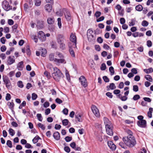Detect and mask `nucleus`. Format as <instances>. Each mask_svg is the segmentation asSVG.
<instances>
[{
	"label": "nucleus",
	"instance_id": "1",
	"mask_svg": "<svg viewBox=\"0 0 153 153\" xmlns=\"http://www.w3.org/2000/svg\"><path fill=\"white\" fill-rule=\"evenodd\" d=\"M122 140L126 145L129 148H132L136 144V141L133 136H128L123 138Z\"/></svg>",
	"mask_w": 153,
	"mask_h": 153
},
{
	"label": "nucleus",
	"instance_id": "2",
	"mask_svg": "<svg viewBox=\"0 0 153 153\" xmlns=\"http://www.w3.org/2000/svg\"><path fill=\"white\" fill-rule=\"evenodd\" d=\"M54 72L52 74V76L54 79L57 82H59L61 78L63 76V74L60 70L57 68H53Z\"/></svg>",
	"mask_w": 153,
	"mask_h": 153
},
{
	"label": "nucleus",
	"instance_id": "3",
	"mask_svg": "<svg viewBox=\"0 0 153 153\" xmlns=\"http://www.w3.org/2000/svg\"><path fill=\"white\" fill-rule=\"evenodd\" d=\"M2 78L6 87L8 89L10 88H11V84L9 78L7 76L4 75L3 76Z\"/></svg>",
	"mask_w": 153,
	"mask_h": 153
},
{
	"label": "nucleus",
	"instance_id": "4",
	"mask_svg": "<svg viewBox=\"0 0 153 153\" xmlns=\"http://www.w3.org/2000/svg\"><path fill=\"white\" fill-rule=\"evenodd\" d=\"M70 41L73 43L72 45L73 48H76V38L75 35V33H71L70 36Z\"/></svg>",
	"mask_w": 153,
	"mask_h": 153
},
{
	"label": "nucleus",
	"instance_id": "5",
	"mask_svg": "<svg viewBox=\"0 0 153 153\" xmlns=\"http://www.w3.org/2000/svg\"><path fill=\"white\" fill-rule=\"evenodd\" d=\"M2 7L3 9L7 11L12 9V7L9 5V2L6 0L3 1L2 4Z\"/></svg>",
	"mask_w": 153,
	"mask_h": 153
},
{
	"label": "nucleus",
	"instance_id": "6",
	"mask_svg": "<svg viewBox=\"0 0 153 153\" xmlns=\"http://www.w3.org/2000/svg\"><path fill=\"white\" fill-rule=\"evenodd\" d=\"M80 82L82 86L86 88L88 86V83L87 79L83 76H81L79 78Z\"/></svg>",
	"mask_w": 153,
	"mask_h": 153
},
{
	"label": "nucleus",
	"instance_id": "7",
	"mask_svg": "<svg viewBox=\"0 0 153 153\" xmlns=\"http://www.w3.org/2000/svg\"><path fill=\"white\" fill-rule=\"evenodd\" d=\"M105 127L107 134L111 136L113 135V126L112 124L106 126H105Z\"/></svg>",
	"mask_w": 153,
	"mask_h": 153
},
{
	"label": "nucleus",
	"instance_id": "8",
	"mask_svg": "<svg viewBox=\"0 0 153 153\" xmlns=\"http://www.w3.org/2000/svg\"><path fill=\"white\" fill-rule=\"evenodd\" d=\"M91 110L94 115L97 117H99L100 116V114L99 110L97 107L94 105H92L91 107Z\"/></svg>",
	"mask_w": 153,
	"mask_h": 153
},
{
	"label": "nucleus",
	"instance_id": "9",
	"mask_svg": "<svg viewBox=\"0 0 153 153\" xmlns=\"http://www.w3.org/2000/svg\"><path fill=\"white\" fill-rule=\"evenodd\" d=\"M38 36L39 39L42 41H44L46 40L45 35L42 31H40L38 32Z\"/></svg>",
	"mask_w": 153,
	"mask_h": 153
},
{
	"label": "nucleus",
	"instance_id": "10",
	"mask_svg": "<svg viewBox=\"0 0 153 153\" xmlns=\"http://www.w3.org/2000/svg\"><path fill=\"white\" fill-rule=\"evenodd\" d=\"M68 45L69 48V51L71 56L73 57H75V54L74 50L72 48V45L71 42L68 43Z\"/></svg>",
	"mask_w": 153,
	"mask_h": 153
},
{
	"label": "nucleus",
	"instance_id": "11",
	"mask_svg": "<svg viewBox=\"0 0 153 153\" xmlns=\"http://www.w3.org/2000/svg\"><path fill=\"white\" fill-rule=\"evenodd\" d=\"M44 24L43 21L39 20H37L36 26L38 29H40L43 28L44 27Z\"/></svg>",
	"mask_w": 153,
	"mask_h": 153
},
{
	"label": "nucleus",
	"instance_id": "12",
	"mask_svg": "<svg viewBox=\"0 0 153 153\" xmlns=\"http://www.w3.org/2000/svg\"><path fill=\"white\" fill-rule=\"evenodd\" d=\"M110 149L112 150H115L116 148V146L111 141H108L107 143Z\"/></svg>",
	"mask_w": 153,
	"mask_h": 153
},
{
	"label": "nucleus",
	"instance_id": "13",
	"mask_svg": "<svg viewBox=\"0 0 153 153\" xmlns=\"http://www.w3.org/2000/svg\"><path fill=\"white\" fill-rule=\"evenodd\" d=\"M64 36L62 34H59L57 35V41L58 43L64 42Z\"/></svg>",
	"mask_w": 153,
	"mask_h": 153
},
{
	"label": "nucleus",
	"instance_id": "14",
	"mask_svg": "<svg viewBox=\"0 0 153 153\" xmlns=\"http://www.w3.org/2000/svg\"><path fill=\"white\" fill-rule=\"evenodd\" d=\"M15 62L14 56H9L7 61V64L8 65H11L14 63Z\"/></svg>",
	"mask_w": 153,
	"mask_h": 153
},
{
	"label": "nucleus",
	"instance_id": "15",
	"mask_svg": "<svg viewBox=\"0 0 153 153\" xmlns=\"http://www.w3.org/2000/svg\"><path fill=\"white\" fill-rule=\"evenodd\" d=\"M53 4H47L45 6V10L48 12L51 11L52 9V5Z\"/></svg>",
	"mask_w": 153,
	"mask_h": 153
},
{
	"label": "nucleus",
	"instance_id": "16",
	"mask_svg": "<svg viewBox=\"0 0 153 153\" xmlns=\"http://www.w3.org/2000/svg\"><path fill=\"white\" fill-rule=\"evenodd\" d=\"M55 62L57 64H65L66 63V61L64 58H60L59 59L56 58L55 59Z\"/></svg>",
	"mask_w": 153,
	"mask_h": 153
},
{
	"label": "nucleus",
	"instance_id": "17",
	"mask_svg": "<svg viewBox=\"0 0 153 153\" xmlns=\"http://www.w3.org/2000/svg\"><path fill=\"white\" fill-rule=\"evenodd\" d=\"M65 17L67 21H70L71 19V16L68 10H66V12L64 13Z\"/></svg>",
	"mask_w": 153,
	"mask_h": 153
},
{
	"label": "nucleus",
	"instance_id": "18",
	"mask_svg": "<svg viewBox=\"0 0 153 153\" xmlns=\"http://www.w3.org/2000/svg\"><path fill=\"white\" fill-rule=\"evenodd\" d=\"M53 137L54 138L57 140H59L60 139L59 133L58 131H56L54 133Z\"/></svg>",
	"mask_w": 153,
	"mask_h": 153
},
{
	"label": "nucleus",
	"instance_id": "19",
	"mask_svg": "<svg viewBox=\"0 0 153 153\" xmlns=\"http://www.w3.org/2000/svg\"><path fill=\"white\" fill-rule=\"evenodd\" d=\"M103 121L105 126H108L112 124L111 121L108 119L106 117H104L103 118Z\"/></svg>",
	"mask_w": 153,
	"mask_h": 153
},
{
	"label": "nucleus",
	"instance_id": "20",
	"mask_svg": "<svg viewBox=\"0 0 153 153\" xmlns=\"http://www.w3.org/2000/svg\"><path fill=\"white\" fill-rule=\"evenodd\" d=\"M23 67V62L21 61L19 62L17 65V68L19 70L22 71Z\"/></svg>",
	"mask_w": 153,
	"mask_h": 153
},
{
	"label": "nucleus",
	"instance_id": "21",
	"mask_svg": "<svg viewBox=\"0 0 153 153\" xmlns=\"http://www.w3.org/2000/svg\"><path fill=\"white\" fill-rule=\"evenodd\" d=\"M7 105L9 106V108L12 111H13L14 104L13 102H9L7 103Z\"/></svg>",
	"mask_w": 153,
	"mask_h": 153
},
{
	"label": "nucleus",
	"instance_id": "22",
	"mask_svg": "<svg viewBox=\"0 0 153 153\" xmlns=\"http://www.w3.org/2000/svg\"><path fill=\"white\" fill-rule=\"evenodd\" d=\"M44 76H46L48 79H50L51 77L50 73L47 71H45L44 73Z\"/></svg>",
	"mask_w": 153,
	"mask_h": 153
},
{
	"label": "nucleus",
	"instance_id": "23",
	"mask_svg": "<svg viewBox=\"0 0 153 153\" xmlns=\"http://www.w3.org/2000/svg\"><path fill=\"white\" fill-rule=\"evenodd\" d=\"M117 97L119 98L122 101H126L128 99V97L127 96H122L121 94H120L117 96Z\"/></svg>",
	"mask_w": 153,
	"mask_h": 153
},
{
	"label": "nucleus",
	"instance_id": "24",
	"mask_svg": "<svg viewBox=\"0 0 153 153\" xmlns=\"http://www.w3.org/2000/svg\"><path fill=\"white\" fill-rule=\"evenodd\" d=\"M47 51L45 48H42L41 49V56L43 57H45L47 54Z\"/></svg>",
	"mask_w": 153,
	"mask_h": 153
},
{
	"label": "nucleus",
	"instance_id": "25",
	"mask_svg": "<svg viewBox=\"0 0 153 153\" xmlns=\"http://www.w3.org/2000/svg\"><path fill=\"white\" fill-rule=\"evenodd\" d=\"M49 59L51 61L55 62V59H56L54 58V54L53 53H51L49 56Z\"/></svg>",
	"mask_w": 153,
	"mask_h": 153
},
{
	"label": "nucleus",
	"instance_id": "26",
	"mask_svg": "<svg viewBox=\"0 0 153 153\" xmlns=\"http://www.w3.org/2000/svg\"><path fill=\"white\" fill-rule=\"evenodd\" d=\"M153 111V108H150L149 109V111L148 112L147 115L149 118L152 117V113Z\"/></svg>",
	"mask_w": 153,
	"mask_h": 153
},
{
	"label": "nucleus",
	"instance_id": "27",
	"mask_svg": "<svg viewBox=\"0 0 153 153\" xmlns=\"http://www.w3.org/2000/svg\"><path fill=\"white\" fill-rule=\"evenodd\" d=\"M145 78L146 80L149 81L150 82H152L153 81L152 78V76L149 75H147L145 76Z\"/></svg>",
	"mask_w": 153,
	"mask_h": 153
},
{
	"label": "nucleus",
	"instance_id": "28",
	"mask_svg": "<svg viewBox=\"0 0 153 153\" xmlns=\"http://www.w3.org/2000/svg\"><path fill=\"white\" fill-rule=\"evenodd\" d=\"M144 72L146 74H149L153 72V69L152 68L148 69H144Z\"/></svg>",
	"mask_w": 153,
	"mask_h": 153
},
{
	"label": "nucleus",
	"instance_id": "29",
	"mask_svg": "<svg viewBox=\"0 0 153 153\" xmlns=\"http://www.w3.org/2000/svg\"><path fill=\"white\" fill-rule=\"evenodd\" d=\"M48 23L49 24H52L54 23V19L53 18H49L47 19Z\"/></svg>",
	"mask_w": 153,
	"mask_h": 153
},
{
	"label": "nucleus",
	"instance_id": "30",
	"mask_svg": "<svg viewBox=\"0 0 153 153\" xmlns=\"http://www.w3.org/2000/svg\"><path fill=\"white\" fill-rule=\"evenodd\" d=\"M137 125L141 127H143V120H138L137 122Z\"/></svg>",
	"mask_w": 153,
	"mask_h": 153
},
{
	"label": "nucleus",
	"instance_id": "31",
	"mask_svg": "<svg viewBox=\"0 0 153 153\" xmlns=\"http://www.w3.org/2000/svg\"><path fill=\"white\" fill-rule=\"evenodd\" d=\"M56 55L58 56V57L60 58H64V55L61 53L57 51L56 52Z\"/></svg>",
	"mask_w": 153,
	"mask_h": 153
},
{
	"label": "nucleus",
	"instance_id": "32",
	"mask_svg": "<svg viewBox=\"0 0 153 153\" xmlns=\"http://www.w3.org/2000/svg\"><path fill=\"white\" fill-rule=\"evenodd\" d=\"M34 4L36 6H39L41 3V0H34Z\"/></svg>",
	"mask_w": 153,
	"mask_h": 153
},
{
	"label": "nucleus",
	"instance_id": "33",
	"mask_svg": "<svg viewBox=\"0 0 153 153\" xmlns=\"http://www.w3.org/2000/svg\"><path fill=\"white\" fill-rule=\"evenodd\" d=\"M108 87L111 90L114 89L116 88V86L113 83H110L109 86H107V88H108Z\"/></svg>",
	"mask_w": 153,
	"mask_h": 153
},
{
	"label": "nucleus",
	"instance_id": "34",
	"mask_svg": "<svg viewBox=\"0 0 153 153\" xmlns=\"http://www.w3.org/2000/svg\"><path fill=\"white\" fill-rule=\"evenodd\" d=\"M40 137L38 136H36L32 140V141L34 143H36L38 140L40 139Z\"/></svg>",
	"mask_w": 153,
	"mask_h": 153
},
{
	"label": "nucleus",
	"instance_id": "35",
	"mask_svg": "<svg viewBox=\"0 0 153 153\" xmlns=\"http://www.w3.org/2000/svg\"><path fill=\"white\" fill-rule=\"evenodd\" d=\"M65 74L68 80H70V77L68 71L65 68Z\"/></svg>",
	"mask_w": 153,
	"mask_h": 153
},
{
	"label": "nucleus",
	"instance_id": "36",
	"mask_svg": "<svg viewBox=\"0 0 153 153\" xmlns=\"http://www.w3.org/2000/svg\"><path fill=\"white\" fill-rule=\"evenodd\" d=\"M59 48L62 50H64L65 48V44L63 42L59 43Z\"/></svg>",
	"mask_w": 153,
	"mask_h": 153
},
{
	"label": "nucleus",
	"instance_id": "37",
	"mask_svg": "<svg viewBox=\"0 0 153 153\" xmlns=\"http://www.w3.org/2000/svg\"><path fill=\"white\" fill-rule=\"evenodd\" d=\"M135 9L137 11H140L142 10L143 7L142 5H139L136 7Z\"/></svg>",
	"mask_w": 153,
	"mask_h": 153
},
{
	"label": "nucleus",
	"instance_id": "38",
	"mask_svg": "<svg viewBox=\"0 0 153 153\" xmlns=\"http://www.w3.org/2000/svg\"><path fill=\"white\" fill-rule=\"evenodd\" d=\"M8 131L9 134L11 136H13L15 134V132L14 130L12 128H9Z\"/></svg>",
	"mask_w": 153,
	"mask_h": 153
},
{
	"label": "nucleus",
	"instance_id": "39",
	"mask_svg": "<svg viewBox=\"0 0 153 153\" xmlns=\"http://www.w3.org/2000/svg\"><path fill=\"white\" fill-rule=\"evenodd\" d=\"M109 71L111 73V75H112L114 74V68L112 66H111L109 68Z\"/></svg>",
	"mask_w": 153,
	"mask_h": 153
},
{
	"label": "nucleus",
	"instance_id": "40",
	"mask_svg": "<svg viewBox=\"0 0 153 153\" xmlns=\"http://www.w3.org/2000/svg\"><path fill=\"white\" fill-rule=\"evenodd\" d=\"M38 120L40 121H42V117L41 114H37L36 115Z\"/></svg>",
	"mask_w": 153,
	"mask_h": 153
},
{
	"label": "nucleus",
	"instance_id": "41",
	"mask_svg": "<svg viewBox=\"0 0 153 153\" xmlns=\"http://www.w3.org/2000/svg\"><path fill=\"white\" fill-rule=\"evenodd\" d=\"M81 114H78L77 115H75V118L79 122H80L81 121Z\"/></svg>",
	"mask_w": 153,
	"mask_h": 153
},
{
	"label": "nucleus",
	"instance_id": "42",
	"mask_svg": "<svg viewBox=\"0 0 153 153\" xmlns=\"http://www.w3.org/2000/svg\"><path fill=\"white\" fill-rule=\"evenodd\" d=\"M135 19H131V22H129V26H133L135 24Z\"/></svg>",
	"mask_w": 153,
	"mask_h": 153
},
{
	"label": "nucleus",
	"instance_id": "43",
	"mask_svg": "<svg viewBox=\"0 0 153 153\" xmlns=\"http://www.w3.org/2000/svg\"><path fill=\"white\" fill-rule=\"evenodd\" d=\"M26 52L28 55H30V48L29 46H27L26 47Z\"/></svg>",
	"mask_w": 153,
	"mask_h": 153
},
{
	"label": "nucleus",
	"instance_id": "44",
	"mask_svg": "<svg viewBox=\"0 0 153 153\" xmlns=\"http://www.w3.org/2000/svg\"><path fill=\"white\" fill-rule=\"evenodd\" d=\"M17 85L20 88H22L24 87L22 82L21 81H19L18 82Z\"/></svg>",
	"mask_w": 153,
	"mask_h": 153
},
{
	"label": "nucleus",
	"instance_id": "45",
	"mask_svg": "<svg viewBox=\"0 0 153 153\" xmlns=\"http://www.w3.org/2000/svg\"><path fill=\"white\" fill-rule=\"evenodd\" d=\"M68 120L67 119H64L62 121V123L63 125L64 126H67L68 125Z\"/></svg>",
	"mask_w": 153,
	"mask_h": 153
},
{
	"label": "nucleus",
	"instance_id": "46",
	"mask_svg": "<svg viewBox=\"0 0 153 153\" xmlns=\"http://www.w3.org/2000/svg\"><path fill=\"white\" fill-rule=\"evenodd\" d=\"M58 20V25L59 28H61L62 27V24L61 22V19L60 18H58L57 19Z\"/></svg>",
	"mask_w": 153,
	"mask_h": 153
},
{
	"label": "nucleus",
	"instance_id": "47",
	"mask_svg": "<svg viewBox=\"0 0 153 153\" xmlns=\"http://www.w3.org/2000/svg\"><path fill=\"white\" fill-rule=\"evenodd\" d=\"M6 144L10 148H11L12 147V142L10 140H8L7 141Z\"/></svg>",
	"mask_w": 153,
	"mask_h": 153
},
{
	"label": "nucleus",
	"instance_id": "48",
	"mask_svg": "<svg viewBox=\"0 0 153 153\" xmlns=\"http://www.w3.org/2000/svg\"><path fill=\"white\" fill-rule=\"evenodd\" d=\"M37 125L39 127L41 128L42 129L44 130L45 129V126L41 123H39Z\"/></svg>",
	"mask_w": 153,
	"mask_h": 153
},
{
	"label": "nucleus",
	"instance_id": "49",
	"mask_svg": "<svg viewBox=\"0 0 153 153\" xmlns=\"http://www.w3.org/2000/svg\"><path fill=\"white\" fill-rule=\"evenodd\" d=\"M132 36L134 37H137L138 36H143L142 34H141V35L140 34H139L138 32H136L135 33H133L132 34Z\"/></svg>",
	"mask_w": 153,
	"mask_h": 153
},
{
	"label": "nucleus",
	"instance_id": "50",
	"mask_svg": "<svg viewBox=\"0 0 153 153\" xmlns=\"http://www.w3.org/2000/svg\"><path fill=\"white\" fill-rule=\"evenodd\" d=\"M65 139L66 142H69L72 140V137H71L67 136L65 137Z\"/></svg>",
	"mask_w": 153,
	"mask_h": 153
},
{
	"label": "nucleus",
	"instance_id": "51",
	"mask_svg": "<svg viewBox=\"0 0 153 153\" xmlns=\"http://www.w3.org/2000/svg\"><path fill=\"white\" fill-rule=\"evenodd\" d=\"M37 97V95L35 93H33L32 94V98L33 100H36Z\"/></svg>",
	"mask_w": 153,
	"mask_h": 153
},
{
	"label": "nucleus",
	"instance_id": "52",
	"mask_svg": "<svg viewBox=\"0 0 153 153\" xmlns=\"http://www.w3.org/2000/svg\"><path fill=\"white\" fill-rule=\"evenodd\" d=\"M140 97L139 95L136 94L133 97V100H137L140 98Z\"/></svg>",
	"mask_w": 153,
	"mask_h": 153
},
{
	"label": "nucleus",
	"instance_id": "53",
	"mask_svg": "<svg viewBox=\"0 0 153 153\" xmlns=\"http://www.w3.org/2000/svg\"><path fill=\"white\" fill-rule=\"evenodd\" d=\"M126 132L127 133V134H129L128 136H133V132L131 130L129 129H126Z\"/></svg>",
	"mask_w": 153,
	"mask_h": 153
},
{
	"label": "nucleus",
	"instance_id": "54",
	"mask_svg": "<svg viewBox=\"0 0 153 153\" xmlns=\"http://www.w3.org/2000/svg\"><path fill=\"white\" fill-rule=\"evenodd\" d=\"M11 98L10 95L9 93L7 94L5 97L6 100L7 101L11 99Z\"/></svg>",
	"mask_w": 153,
	"mask_h": 153
},
{
	"label": "nucleus",
	"instance_id": "55",
	"mask_svg": "<svg viewBox=\"0 0 153 153\" xmlns=\"http://www.w3.org/2000/svg\"><path fill=\"white\" fill-rule=\"evenodd\" d=\"M133 90L134 91L137 92L138 91V87L137 85H134L133 86Z\"/></svg>",
	"mask_w": 153,
	"mask_h": 153
},
{
	"label": "nucleus",
	"instance_id": "56",
	"mask_svg": "<svg viewBox=\"0 0 153 153\" xmlns=\"http://www.w3.org/2000/svg\"><path fill=\"white\" fill-rule=\"evenodd\" d=\"M106 66L105 64L102 63L101 65V69L102 70H105L106 69Z\"/></svg>",
	"mask_w": 153,
	"mask_h": 153
},
{
	"label": "nucleus",
	"instance_id": "57",
	"mask_svg": "<svg viewBox=\"0 0 153 153\" xmlns=\"http://www.w3.org/2000/svg\"><path fill=\"white\" fill-rule=\"evenodd\" d=\"M119 145L122 148L125 149L126 148V145L125 143L123 142H120L119 143Z\"/></svg>",
	"mask_w": 153,
	"mask_h": 153
},
{
	"label": "nucleus",
	"instance_id": "58",
	"mask_svg": "<svg viewBox=\"0 0 153 153\" xmlns=\"http://www.w3.org/2000/svg\"><path fill=\"white\" fill-rule=\"evenodd\" d=\"M106 95L110 98H112L113 97V95L111 93L107 92L106 93Z\"/></svg>",
	"mask_w": 153,
	"mask_h": 153
},
{
	"label": "nucleus",
	"instance_id": "59",
	"mask_svg": "<svg viewBox=\"0 0 153 153\" xmlns=\"http://www.w3.org/2000/svg\"><path fill=\"white\" fill-rule=\"evenodd\" d=\"M64 149L66 152L68 153H69L70 152V149L68 146L65 147Z\"/></svg>",
	"mask_w": 153,
	"mask_h": 153
},
{
	"label": "nucleus",
	"instance_id": "60",
	"mask_svg": "<svg viewBox=\"0 0 153 153\" xmlns=\"http://www.w3.org/2000/svg\"><path fill=\"white\" fill-rule=\"evenodd\" d=\"M103 79L104 81L105 82H108L109 81V79L108 78V77L106 76H103Z\"/></svg>",
	"mask_w": 153,
	"mask_h": 153
},
{
	"label": "nucleus",
	"instance_id": "61",
	"mask_svg": "<svg viewBox=\"0 0 153 153\" xmlns=\"http://www.w3.org/2000/svg\"><path fill=\"white\" fill-rule=\"evenodd\" d=\"M101 14V13L100 11H97L95 13V16L97 18H98L100 16Z\"/></svg>",
	"mask_w": 153,
	"mask_h": 153
},
{
	"label": "nucleus",
	"instance_id": "62",
	"mask_svg": "<svg viewBox=\"0 0 153 153\" xmlns=\"http://www.w3.org/2000/svg\"><path fill=\"white\" fill-rule=\"evenodd\" d=\"M4 32L5 33H8L9 32V28L8 27H4Z\"/></svg>",
	"mask_w": 153,
	"mask_h": 153
},
{
	"label": "nucleus",
	"instance_id": "63",
	"mask_svg": "<svg viewBox=\"0 0 153 153\" xmlns=\"http://www.w3.org/2000/svg\"><path fill=\"white\" fill-rule=\"evenodd\" d=\"M18 26V24H15L13 25L12 27L13 30V31H16V29L17 28Z\"/></svg>",
	"mask_w": 153,
	"mask_h": 153
},
{
	"label": "nucleus",
	"instance_id": "64",
	"mask_svg": "<svg viewBox=\"0 0 153 153\" xmlns=\"http://www.w3.org/2000/svg\"><path fill=\"white\" fill-rule=\"evenodd\" d=\"M131 72L134 74H137V71L136 68H133L131 70Z\"/></svg>",
	"mask_w": 153,
	"mask_h": 153
}]
</instances>
